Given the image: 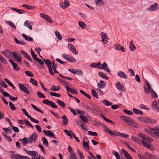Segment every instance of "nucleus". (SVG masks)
Wrapping results in <instances>:
<instances>
[{
  "label": "nucleus",
  "instance_id": "9d476101",
  "mask_svg": "<svg viewBox=\"0 0 159 159\" xmlns=\"http://www.w3.org/2000/svg\"><path fill=\"white\" fill-rule=\"evenodd\" d=\"M155 128H151L149 127L148 128H145L144 129V131L145 132L150 134L152 136H153V135L154 134L153 133L154 131L156 130Z\"/></svg>",
  "mask_w": 159,
  "mask_h": 159
},
{
  "label": "nucleus",
  "instance_id": "ea45409f",
  "mask_svg": "<svg viewBox=\"0 0 159 159\" xmlns=\"http://www.w3.org/2000/svg\"><path fill=\"white\" fill-rule=\"evenodd\" d=\"M80 118L84 122L87 123L88 121V119L87 117L83 115H80Z\"/></svg>",
  "mask_w": 159,
  "mask_h": 159
},
{
  "label": "nucleus",
  "instance_id": "393cba45",
  "mask_svg": "<svg viewBox=\"0 0 159 159\" xmlns=\"http://www.w3.org/2000/svg\"><path fill=\"white\" fill-rule=\"evenodd\" d=\"M142 143L143 144L144 146L152 150H153L154 149L153 147H152L150 144L144 141H143Z\"/></svg>",
  "mask_w": 159,
  "mask_h": 159
},
{
  "label": "nucleus",
  "instance_id": "4c0bfd02",
  "mask_svg": "<svg viewBox=\"0 0 159 159\" xmlns=\"http://www.w3.org/2000/svg\"><path fill=\"white\" fill-rule=\"evenodd\" d=\"M79 25L82 29H85L86 25L84 22L81 21H79Z\"/></svg>",
  "mask_w": 159,
  "mask_h": 159
},
{
  "label": "nucleus",
  "instance_id": "4be33fe9",
  "mask_svg": "<svg viewBox=\"0 0 159 159\" xmlns=\"http://www.w3.org/2000/svg\"><path fill=\"white\" fill-rule=\"evenodd\" d=\"M9 61L12 65L14 70L16 71L19 70V69L17 67V65L16 63H15L12 60H10Z\"/></svg>",
  "mask_w": 159,
  "mask_h": 159
},
{
  "label": "nucleus",
  "instance_id": "f3484780",
  "mask_svg": "<svg viewBox=\"0 0 159 159\" xmlns=\"http://www.w3.org/2000/svg\"><path fill=\"white\" fill-rule=\"evenodd\" d=\"M21 53L28 60L30 61L32 63L33 62V60H32L31 57L25 52L23 50H21L20 51Z\"/></svg>",
  "mask_w": 159,
  "mask_h": 159
},
{
  "label": "nucleus",
  "instance_id": "7c9ffc66",
  "mask_svg": "<svg viewBox=\"0 0 159 159\" xmlns=\"http://www.w3.org/2000/svg\"><path fill=\"white\" fill-rule=\"evenodd\" d=\"M83 148L85 149L88 150L89 149V146L88 143L85 141H83Z\"/></svg>",
  "mask_w": 159,
  "mask_h": 159
},
{
  "label": "nucleus",
  "instance_id": "bb28decb",
  "mask_svg": "<svg viewBox=\"0 0 159 159\" xmlns=\"http://www.w3.org/2000/svg\"><path fill=\"white\" fill-rule=\"evenodd\" d=\"M101 65V63L99 62L97 63H93L90 65V66L93 68H99V66Z\"/></svg>",
  "mask_w": 159,
  "mask_h": 159
},
{
  "label": "nucleus",
  "instance_id": "72a5a7b5",
  "mask_svg": "<svg viewBox=\"0 0 159 159\" xmlns=\"http://www.w3.org/2000/svg\"><path fill=\"white\" fill-rule=\"evenodd\" d=\"M117 136L121 137L124 138H127L129 137V135L124 133H121L118 132Z\"/></svg>",
  "mask_w": 159,
  "mask_h": 159
},
{
  "label": "nucleus",
  "instance_id": "3c124183",
  "mask_svg": "<svg viewBox=\"0 0 159 159\" xmlns=\"http://www.w3.org/2000/svg\"><path fill=\"white\" fill-rule=\"evenodd\" d=\"M9 106L11 109L12 111H14L16 110V108L14 104L11 102H9Z\"/></svg>",
  "mask_w": 159,
  "mask_h": 159
},
{
  "label": "nucleus",
  "instance_id": "473e14b6",
  "mask_svg": "<svg viewBox=\"0 0 159 159\" xmlns=\"http://www.w3.org/2000/svg\"><path fill=\"white\" fill-rule=\"evenodd\" d=\"M22 36L26 40L28 41L32 42L33 40L32 38L30 37H29L27 35L24 34H22Z\"/></svg>",
  "mask_w": 159,
  "mask_h": 159
},
{
  "label": "nucleus",
  "instance_id": "aec40b11",
  "mask_svg": "<svg viewBox=\"0 0 159 159\" xmlns=\"http://www.w3.org/2000/svg\"><path fill=\"white\" fill-rule=\"evenodd\" d=\"M12 52H10L8 50H6L5 51L2 52L1 53L6 57L9 58V56L11 55Z\"/></svg>",
  "mask_w": 159,
  "mask_h": 159
},
{
  "label": "nucleus",
  "instance_id": "412c9836",
  "mask_svg": "<svg viewBox=\"0 0 159 159\" xmlns=\"http://www.w3.org/2000/svg\"><path fill=\"white\" fill-rule=\"evenodd\" d=\"M131 139L135 142L140 144H142L143 141L140 140L138 137L133 136H132L131 137Z\"/></svg>",
  "mask_w": 159,
  "mask_h": 159
},
{
  "label": "nucleus",
  "instance_id": "603ef678",
  "mask_svg": "<svg viewBox=\"0 0 159 159\" xmlns=\"http://www.w3.org/2000/svg\"><path fill=\"white\" fill-rule=\"evenodd\" d=\"M24 122L26 126H29L32 128H33L34 127L33 125L28 121H27L25 120H24Z\"/></svg>",
  "mask_w": 159,
  "mask_h": 159
},
{
  "label": "nucleus",
  "instance_id": "e2e57ef3",
  "mask_svg": "<svg viewBox=\"0 0 159 159\" xmlns=\"http://www.w3.org/2000/svg\"><path fill=\"white\" fill-rule=\"evenodd\" d=\"M138 136L139 138L144 140L146 138V137L147 136V135L146 134H143L142 133H140L139 134Z\"/></svg>",
  "mask_w": 159,
  "mask_h": 159
},
{
  "label": "nucleus",
  "instance_id": "49530a36",
  "mask_svg": "<svg viewBox=\"0 0 159 159\" xmlns=\"http://www.w3.org/2000/svg\"><path fill=\"white\" fill-rule=\"evenodd\" d=\"M120 118L121 120L124 121L125 122L127 123L130 118L125 116H120Z\"/></svg>",
  "mask_w": 159,
  "mask_h": 159
},
{
  "label": "nucleus",
  "instance_id": "1a4fd4ad",
  "mask_svg": "<svg viewBox=\"0 0 159 159\" xmlns=\"http://www.w3.org/2000/svg\"><path fill=\"white\" fill-rule=\"evenodd\" d=\"M117 75L120 78L126 79L128 78V76L125 73L122 71H120L118 72Z\"/></svg>",
  "mask_w": 159,
  "mask_h": 159
},
{
  "label": "nucleus",
  "instance_id": "8fccbe9b",
  "mask_svg": "<svg viewBox=\"0 0 159 159\" xmlns=\"http://www.w3.org/2000/svg\"><path fill=\"white\" fill-rule=\"evenodd\" d=\"M15 41V42L18 44H22L23 45H25V43L22 40H20V41H18V39L15 38L14 39Z\"/></svg>",
  "mask_w": 159,
  "mask_h": 159
},
{
  "label": "nucleus",
  "instance_id": "dca6fc26",
  "mask_svg": "<svg viewBox=\"0 0 159 159\" xmlns=\"http://www.w3.org/2000/svg\"><path fill=\"white\" fill-rule=\"evenodd\" d=\"M116 87L119 91L121 92L124 91V88L123 85L120 82H117L116 83Z\"/></svg>",
  "mask_w": 159,
  "mask_h": 159
},
{
  "label": "nucleus",
  "instance_id": "a18cd8bd",
  "mask_svg": "<svg viewBox=\"0 0 159 159\" xmlns=\"http://www.w3.org/2000/svg\"><path fill=\"white\" fill-rule=\"evenodd\" d=\"M67 61L70 62L74 63L76 61L75 58L70 55Z\"/></svg>",
  "mask_w": 159,
  "mask_h": 159
},
{
  "label": "nucleus",
  "instance_id": "423d86ee",
  "mask_svg": "<svg viewBox=\"0 0 159 159\" xmlns=\"http://www.w3.org/2000/svg\"><path fill=\"white\" fill-rule=\"evenodd\" d=\"M68 49L73 53L76 55L78 54V52L76 50L74 45L71 43H69L68 44Z\"/></svg>",
  "mask_w": 159,
  "mask_h": 159
},
{
  "label": "nucleus",
  "instance_id": "774afa93",
  "mask_svg": "<svg viewBox=\"0 0 159 159\" xmlns=\"http://www.w3.org/2000/svg\"><path fill=\"white\" fill-rule=\"evenodd\" d=\"M70 159H77L76 156L74 153H71L69 155Z\"/></svg>",
  "mask_w": 159,
  "mask_h": 159
},
{
  "label": "nucleus",
  "instance_id": "7ed1b4c3",
  "mask_svg": "<svg viewBox=\"0 0 159 159\" xmlns=\"http://www.w3.org/2000/svg\"><path fill=\"white\" fill-rule=\"evenodd\" d=\"M100 35L103 44H106L108 43L109 39L107 35L104 32H101Z\"/></svg>",
  "mask_w": 159,
  "mask_h": 159
},
{
  "label": "nucleus",
  "instance_id": "4468645a",
  "mask_svg": "<svg viewBox=\"0 0 159 159\" xmlns=\"http://www.w3.org/2000/svg\"><path fill=\"white\" fill-rule=\"evenodd\" d=\"M37 139V135L36 133H33L32 134L30 135L29 138V143H31L33 141Z\"/></svg>",
  "mask_w": 159,
  "mask_h": 159
},
{
  "label": "nucleus",
  "instance_id": "a211bd4d",
  "mask_svg": "<svg viewBox=\"0 0 159 159\" xmlns=\"http://www.w3.org/2000/svg\"><path fill=\"white\" fill-rule=\"evenodd\" d=\"M66 89L67 91L69 92H70L71 93L73 94H77L78 92L76 90H75L73 88L72 85H71V87L69 88L66 87Z\"/></svg>",
  "mask_w": 159,
  "mask_h": 159
},
{
  "label": "nucleus",
  "instance_id": "c756f323",
  "mask_svg": "<svg viewBox=\"0 0 159 159\" xmlns=\"http://www.w3.org/2000/svg\"><path fill=\"white\" fill-rule=\"evenodd\" d=\"M129 48L130 50L132 51H134L136 48V47L134 44L133 41L132 40L130 42L129 44Z\"/></svg>",
  "mask_w": 159,
  "mask_h": 159
},
{
  "label": "nucleus",
  "instance_id": "c85d7f7f",
  "mask_svg": "<svg viewBox=\"0 0 159 159\" xmlns=\"http://www.w3.org/2000/svg\"><path fill=\"white\" fill-rule=\"evenodd\" d=\"M63 121L62 122V124L63 125H66L67 124L68 119L65 115H63L62 117Z\"/></svg>",
  "mask_w": 159,
  "mask_h": 159
},
{
  "label": "nucleus",
  "instance_id": "f8f14e48",
  "mask_svg": "<svg viewBox=\"0 0 159 159\" xmlns=\"http://www.w3.org/2000/svg\"><path fill=\"white\" fill-rule=\"evenodd\" d=\"M99 68L100 69H103L108 73H110V71L107 66L106 63L104 62L103 64L99 66Z\"/></svg>",
  "mask_w": 159,
  "mask_h": 159
},
{
  "label": "nucleus",
  "instance_id": "2f4dec72",
  "mask_svg": "<svg viewBox=\"0 0 159 159\" xmlns=\"http://www.w3.org/2000/svg\"><path fill=\"white\" fill-rule=\"evenodd\" d=\"M20 155L17 154H12L10 155V158L11 159H20Z\"/></svg>",
  "mask_w": 159,
  "mask_h": 159
},
{
  "label": "nucleus",
  "instance_id": "338daca9",
  "mask_svg": "<svg viewBox=\"0 0 159 159\" xmlns=\"http://www.w3.org/2000/svg\"><path fill=\"white\" fill-rule=\"evenodd\" d=\"M112 153L114 155L115 157H116V159H120V155L117 152L113 151Z\"/></svg>",
  "mask_w": 159,
  "mask_h": 159
},
{
  "label": "nucleus",
  "instance_id": "58836bf2",
  "mask_svg": "<svg viewBox=\"0 0 159 159\" xmlns=\"http://www.w3.org/2000/svg\"><path fill=\"white\" fill-rule=\"evenodd\" d=\"M102 102L107 106H111L112 105V103L111 102H109L106 99L103 100Z\"/></svg>",
  "mask_w": 159,
  "mask_h": 159
},
{
  "label": "nucleus",
  "instance_id": "680f3d73",
  "mask_svg": "<svg viewBox=\"0 0 159 159\" xmlns=\"http://www.w3.org/2000/svg\"><path fill=\"white\" fill-rule=\"evenodd\" d=\"M80 92L82 94L84 95L85 96L88 98L89 99H91V96L87 94L85 92H84L83 90H80Z\"/></svg>",
  "mask_w": 159,
  "mask_h": 159
},
{
  "label": "nucleus",
  "instance_id": "2eb2a0df",
  "mask_svg": "<svg viewBox=\"0 0 159 159\" xmlns=\"http://www.w3.org/2000/svg\"><path fill=\"white\" fill-rule=\"evenodd\" d=\"M70 5V3L67 0H65L64 2L60 3V7L63 9H65Z\"/></svg>",
  "mask_w": 159,
  "mask_h": 159
},
{
  "label": "nucleus",
  "instance_id": "5fc2aeb1",
  "mask_svg": "<svg viewBox=\"0 0 159 159\" xmlns=\"http://www.w3.org/2000/svg\"><path fill=\"white\" fill-rule=\"evenodd\" d=\"M47 136H48L50 137H52L54 139H56V137H55L54 135L53 134V133L51 131L48 130H47Z\"/></svg>",
  "mask_w": 159,
  "mask_h": 159
},
{
  "label": "nucleus",
  "instance_id": "cd10ccee",
  "mask_svg": "<svg viewBox=\"0 0 159 159\" xmlns=\"http://www.w3.org/2000/svg\"><path fill=\"white\" fill-rule=\"evenodd\" d=\"M83 106L84 108H85L89 112L94 113V110H93L92 107L87 105L86 104L83 105Z\"/></svg>",
  "mask_w": 159,
  "mask_h": 159
},
{
  "label": "nucleus",
  "instance_id": "37998d69",
  "mask_svg": "<svg viewBox=\"0 0 159 159\" xmlns=\"http://www.w3.org/2000/svg\"><path fill=\"white\" fill-rule=\"evenodd\" d=\"M29 143V140H28L27 138L25 137L22 139V142L21 144L24 145H25Z\"/></svg>",
  "mask_w": 159,
  "mask_h": 159
},
{
  "label": "nucleus",
  "instance_id": "09e8293b",
  "mask_svg": "<svg viewBox=\"0 0 159 159\" xmlns=\"http://www.w3.org/2000/svg\"><path fill=\"white\" fill-rule=\"evenodd\" d=\"M102 117L106 122L111 123L114 125L115 124V123L113 121L107 119L106 117H105L103 115H102Z\"/></svg>",
  "mask_w": 159,
  "mask_h": 159
},
{
  "label": "nucleus",
  "instance_id": "f03ea898",
  "mask_svg": "<svg viewBox=\"0 0 159 159\" xmlns=\"http://www.w3.org/2000/svg\"><path fill=\"white\" fill-rule=\"evenodd\" d=\"M43 60L48 67L49 72L50 74L52 75H54V73L52 71V68L51 67L52 63L51 61L48 59H43Z\"/></svg>",
  "mask_w": 159,
  "mask_h": 159
},
{
  "label": "nucleus",
  "instance_id": "69168bd1",
  "mask_svg": "<svg viewBox=\"0 0 159 159\" xmlns=\"http://www.w3.org/2000/svg\"><path fill=\"white\" fill-rule=\"evenodd\" d=\"M37 93L39 97L40 98H46V97L44 96V95L40 92H37Z\"/></svg>",
  "mask_w": 159,
  "mask_h": 159
},
{
  "label": "nucleus",
  "instance_id": "6ab92c4d",
  "mask_svg": "<svg viewBox=\"0 0 159 159\" xmlns=\"http://www.w3.org/2000/svg\"><path fill=\"white\" fill-rule=\"evenodd\" d=\"M60 84L65 86V88L66 89V87L69 88L71 87V85L69 83L67 82L66 81L60 79Z\"/></svg>",
  "mask_w": 159,
  "mask_h": 159
},
{
  "label": "nucleus",
  "instance_id": "20e7f679",
  "mask_svg": "<svg viewBox=\"0 0 159 159\" xmlns=\"http://www.w3.org/2000/svg\"><path fill=\"white\" fill-rule=\"evenodd\" d=\"M43 103L50 106L52 108H57V107L55 104V103L53 102L52 101H50L47 99H44L43 101Z\"/></svg>",
  "mask_w": 159,
  "mask_h": 159
},
{
  "label": "nucleus",
  "instance_id": "bf43d9fd",
  "mask_svg": "<svg viewBox=\"0 0 159 159\" xmlns=\"http://www.w3.org/2000/svg\"><path fill=\"white\" fill-rule=\"evenodd\" d=\"M31 106L34 110H35L37 111L40 112L43 114V111L42 110H40L39 108L37 107H36L34 105V104H31Z\"/></svg>",
  "mask_w": 159,
  "mask_h": 159
},
{
  "label": "nucleus",
  "instance_id": "ddd939ff",
  "mask_svg": "<svg viewBox=\"0 0 159 159\" xmlns=\"http://www.w3.org/2000/svg\"><path fill=\"white\" fill-rule=\"evenodd\" d=\"M24 150L25 152L28 155L31 156H32L37 155L38 152L37 151H30L27 150L25 148H24Z\"/></svg>",
  "mask_w": 159,
  "mask_h": 159
},
{
  "label": "nucleus",
  "instance_id": "f257e3e1",
  "mask_svg": "<svg viewBox=\"0 0 159 159\" xmlns=\"http://www.w3.org/2000/svg\"><path fill=\"white\" fill-rule=\"evenodd\" d=\"M137 120L138 121L143 122H146L148 123L154 124L157 122L156 120L149 118L145 117H139L138 118Z\"/></svg>",
  "mask_w": 159,
  "mask_h": 159
},
{
  "label": "nucleus",
  "instance_id": "b1692460",
  "mask_svg": "<svg viewBox=\"0 0 159 159\" xmlns=\"http://www.w3.org/2000/svg\"><path fill=\"white\" fill-rule=\"evenodd\" d=\"M106 86L105 82L102 80H101L100 82L98 84V88L103 89Z\"/></svg>",
  "mask_w": 159,
  "mask_h": 159
},
{
  "label": "nucleus",
  "instance_id": "de8ad7c7",
  "mask_svg": "<svg viewBox=\"0 0 159 159\" xmlns=\"http://www.w3.org/2000/svg\"><path fill=\"white\" fill-rule=\"evenodd\" d=\"M155 129L156 130L154 131L153 133L154 134L153 135V136H156L159 137V129H157V127H156Z\"/></svg>",
  "mask_w": 159,
  "mask_h": 159
},
{
  "label": "nucleus",
  "instance_id": "a19ab883",
  "mask_svg": "<svg viewBox=\"0 0 159 159\" xmlns=\"http://www.w3.org/2000/svg\"><path fill=\"white\" fill-rule=\"evenodd\" d=\"M3 130L6 132L7 134H11L12 132L13 131L12 130L10 129L9 127L8 128H3Z\"/></svg>",
  "mask_w": 159,
  "mask_h": 159
},
{
  "label": "nucleus",
  "instance_id": "864d4df0",
  "mask_svg": "<svg viewBox=\"0 0 159 159\" xmlns=\"http://www.w3.org/2000/svg\"><path fill=\"white\" fill-rule=\"evenodd\" d=\"M64 132L66 134L69 136L71 139H72L73 138L72 135L70 131L67 130L66 129H65L64 130Z\"/></svg>",
  "mask_w": 159,
  "mask_h": 159
},
{
  "label": "nucleus",
  "instance_id": "9b49d317",
  "mask_svg": "<svg viewBox=\"0 0 159 159\" xmlns=\"http://www.w3.org/2000/svg\"><path fill=\"white\" fill-rule=\"evenodd\" d=\"M158 9V4L157 3H155L151 5L149 8L148 9V10L149 11H152L157 10Z\"/></svg>",
  "mask_w": 159,
  "mask_h": 159
},
{
  "label": "nucleus",
  "instance_id": "6e6d98bb",
  "mask_svg": "<svg viewBox=\"0 0 159 159\" xmlns=\"http://www.w3.org/2000/svg\"><path fill=\"white\" fill-rule=\"evenodd\" d=\"M50 90L54 91L59 90H60V87L59 86H56L54 85L52 86L50 89Z\"/></svg>",
  "mask_w": 159,
  "mask_h": 159
},
{
  "label": "nucleus",
  "instance_id": "13d9d810",
  "mask_svg": "<svg viewBox=\"0 0 159 159\" xmlns=\"http://www.w3.org/2000/svg\"><path fill=\"white\" fill-rule=\"evenodd\" d=\"M30 51L31 55L33 58L35 60H36L38 58L37 55L35 54L34 52L32 50V49H31Z\"/></svg>",
  "mask_w": 159,
  "mask_h": 159
},
{
  "label": "nucleus",
  "instance_id": "a878e982",
  "mask_svg": "<svg viewBox=\"0 0 159 159\" xmlns=\"http://www.w3.org/2000/svg\"><path fill=\"white\" fill-rule=\"evenodd\" d=\"M98 74L100 76L104 79L106 80H108L109 79V77L107 76L106 74L103 72H99Z\"/></svg>",
  "mask_w": 159,
  "mask_h": 159
},
{
  "label": "nucleus",
  "instance_id": "f704fd0d",
  "mask_svg": "<svg viewBox=\"0 0 159 159\" xmlns=\"http://www.w3.org/2000/svg\"><path fill=\"white\" fill-rule=\"evenodd\" d=\"M133 111L135 114H140L141 115H142L143 114V112L135 108H133Z\"/></svg>",
  "mask_w": 159,
  "mask_h": 159
},
{
  "label": "nucleus",
  "instance_id": "4d7b16f0",
  "mask_svg": "<svg viewBox=\"0 0 159 159\" xmlns=\"http://www.w3.org/2000/svg\"><path fill=\"white\" fill-rule=\"evenodd\" d=\"M30 82H31L33 85H34L36 86H38V84L37 81L34 79L32 78H31L30 79Z\"/></svg>",
  "mask_w": 159,
  "mask_h": 159
},
{
  "label": "nucleus",
  "instance_id": "c9c22d12",
  "mask_svg": "<svg viewBox=\"0 0 159 159\" xmlns=\"http://www.w3.org/2000/svg\"><path fill=\"white\" fill-rule=\"evenodd\" d=\"M152 106H153L157 111H159L158 105L156 101H154L152 103Z\"/></svg>",
  "mask_w": 159,
  "mask_h": 159
},
{
  "label": "nucleus",
  "instance_id": "6e6552de",
  "mask_svg": "<svg viewBox=\"0 0 159 159\" xmlns=\"http://www.w3.org/2000/svg\"><path fill=\"white\" fill-rule=\"evenodd\" d=\"M40 16L41 17L45 19L47 21L51 23H52V20L48 15L42 13L40 14Z\"/></svg>",
  "mask_w": 159,
  "mask_h": 159
},
{
  "label": "nucleus",
  "instance_id": "5701e85b",
  "mask_svg": "<svg viewBox=\"0 0 159 159\" xmlns=\"http://www.w3.org/2000/svg\"><path fill=\"white\" fill-rule=\"evenodd\" d=\"M24 25L25 26L28 27V28L30 30H32V27L31 24L30 22L28 20H26L25 21L24 23Z\"/></svg>",
  "mask_w": 159,
  "mask_h": 159
},
{
  "label": "nucleus",
  "instance_id": "39448f33",
  "mask_svg": "<svg viewBox=\"0 0 159 159\" xmlns=\"http://www.w3.org/2000/svg\"><path fill=\"white\" fill-rule=\"evenodd\" d=\"M11 55L14 57V60L16 61L20 62L21 61V58L20 55L18 53L12 52Z\"/></svg>",
  "mask_w": 159,
  "mask_h": 159
},
{
  "label": "nucleus",
  "instance_id": "c03bdc74",
  "mask_svg": "<svg viewBox=\"0 0 159 159\" xmlns=\"http://www.w3.org/2000/svg\"><path fill=\"white\" fill-rule=\"evenodd\" d=\"M75 74L79 75H83V72L81 70L76 69Z\"/></svg>",
  "mask_w": 159,
  "mask_h": 159
},
{
  "label": "nucleus",
  "instance_id": "e433bc0d",
  "mask_svg": "<svg viewBox=\"0 0 159 159\" xmlns=\"http://www.w3.org/2000/svg\"><path fill=\"white\" fill-rule=\"evenodd\" d=\"M118 132H117L116 131H112L110 130L108 134L111 136L114 137L115 136H117V135L118 134Z\"/></svg>",
  "mask_w": 159,
  "mask_h": 159
},
{
  "label": "nucleus",
  "instance_id": "052dcab7",
  "mask_svg": "<svg viewBox=\"0 0 159 159\" xmlns=\"http://www.w3.org/2000/svg\"><path fill=\"white\" fill-rule=\"evenodd\" d=\"M151 86H150V87L148 86L147 87H144V89L145 92L146 93H150V91H151Z\"/></svg>",
  "mask_w": 159,
  "mask_h": 159
},
{
  "label": "nucleus",
  "instance_id": "0e129e2a",
  "mask_svg": "<svg viewBox=\"0 0 159 159\" xmlns=\"http://www.w3.org/2000/svg\"><path fill=\"white\" fill-rule=\"evenodd\" d=\"M95 2L96 4L97 5L101 6L103 4L102 0H95Z\"/></svg>",
  "mask_w": 159,
  "mask_h": 159
},
{
  "label": "nucleus",
  "instance_id": "0eeeda50",
  "mask_svg": "<svg viewBox=\"0 0 159 159\" xmlns=\"http://www.w3.org/2000/svg\"><path fill=\"white\" fill-rule=\"evenodd\" d=\"M18 85L21 91L24 92L25 93L28 94H30L29 91L27 89L26 87L24 84L21 83H19Z\"/></svg>",
  "mask_w": 159,
  "mask_h": 159
},
{
  "label": "nucleus",
  "instance_id": "79ce46f5",
  "mask_svg": "<svg viewBox=\"0 0 159 159\" xmlns=\"http://www.w3.org/2000/svg\"><path fill=\"white\" fill-rule=\"evenodd\" d=\"M41 140L43 141L44 145L47 147L48 145V142L46 139L45 137H42Z\"/></svg>",
  "mask_w": 159,
  "mask_h": 159
}]
</instances>
